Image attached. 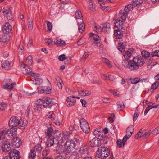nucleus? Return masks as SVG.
I'll return each instance as SVG.
<instances>
[{
  "mask_svg": "<svg viewBox=\"0 0 159 159\" xmlns=\"http://www.w3.org/2000/svg\"><path fill=\"white\" fill-rule=\"evenodd\" d=\"M17 128L12 127L7 130L5 129L2 131L0 135V142H2L5 138V135L7 134L10 138H12L15 135L16 133Z\"/></svg>",
  "mask_w": 159,
  "mask_h": 159,
  "instance_id": "f257e3e1",
  "label": "nucleus"
},
{
  "mask_svg": "<svg viewBox=\"0 0 159 159\" xmlns=\"http://www.w3.org/2000/svg\"><path fill=\"white\" fill-rule=\"evenodd\" d=\"M110 151L108 148L105 147L99 148L97 151V156L101 159H105L110 154Z\"/></svg>",
  "mask_w": 159,
  "mask_h": 159,
  "instance_id": "f03ea898",
  "label": "nucleus"
},
{
  "mask_svg": "<svg viewBox=\"0 0 159 159\" xmlns=\"http://www.w3.org/2000/svg\"><path fill=\"white\" fill-rule=\"evenodd\" d=\"M133 4L132 5H128L125 8L124 11H121L119 14V17L122 19L123 20H125L128 14V12L133 8Z\"/></svg>",
  "mask_w": 159,
  "mask_h": 159,
  "instance_id": "7ed1b4c3",
  "label": "nucleus"
},
{
  "mask_svg": "<svg viewBox=\"0 0 159 159\" xmlns=\"http://www.w3.org/2000/svg\"><path fill=\"white\" fill-rule=\"evenodd\" d=\"M38 102L42 104L44 108L50 107L53 105L52 99L49 98H45L38 100Z\"/></svg>",
  "mask_w": 159,
  "mask_h": 159,
  "instance_id": "20e7f679",
  "label": "nucleus"
},
{
  "mask_svg": "<svg viewBox=\"0 0 159 159\" xmlns=\"http://www.w3.org/2000/svg\"><path fill=\"white\" fill-rule=\"evenodd\" d=\"M20 67L22 69L23 73L25 75H30L31 76L33 73H32V69L31 67H29L26 64H24L22 62L20 63Z\"/></svg>",
  "mask_w": 159,
  "mask_h": 159,
  "instance_id": "39448f33",
  "label": "nucleus"
},
{
  "mask_svg": "<svg viewBox=\"0 0 159 159\" xmlns=\"http://www.w3.org/2000/svg\"><path fill=\"white\" fill-rule=\"evenodd\" d=\"M80 126L83 132L88 133L90 131V127L86 120L82 118L80 120Z\"/></svg>",
  "mask_w": 159,
  "mask_h": 159,
  "instance_id": "423d86ee",
  "label": "nucleus"
},
{
  "mask_svg": "<svg viewBox=\"0 0 159 159\" xmlns=\"http://www.w3.org/2000/svg\"><path fill=\"white\" fill-rule=\"evenodd\" d=\"M31 80L33 81V84L35 85H39L43 83V80L39 75L33 73L31 76Z\"/></svg>",
  "mask_w": 159,
  "mask_h": 159,
  "instance_id": "0eeeda50",
  "label": "nucleus"
},
{
  "mask_svg": "<svg viewBox=\"0 0 159 159\" xmlns=\"http://www.w3.org/2000/svg\"><path fill=\"white\" fill-rule=\"evenodd\" d=\"M75 142L72 140H67L65 144V147L68 151H73L75 148Z\"/></svg>",
  "mask_w": 159,
  "mask_h": 159,
  "instance_id": "6e6552de",
  "label": "nucleus"
},
{
  "mask_svg": "<svg viewBox=\"0 0 159 159\" xmlns=\"http://www.w3.org/2000/svg\"><path fill=\"white\" fill-rule=\"evenodd\" d=\"M54 132L53 136L56 139L55 143H62L63 139L61 133L57 130H55Z\"/></svg>",
  "mask_w": 159,
  "mask_h": 159,
  "instance_id": "1a4fd4ad",
  "label": "nucleus"
},
{
  "mask_svg": "<svg viewBox=\"0 0 159 159\" xmlns=\"http://www.w3.org/2000/svg\"><path fill=\"white\" fill-rule=\"evenodd\" d=\"M11 159H19L20 157V152L15 149H13L9 153Z\"/></svg>",
  "mask_w": 159,
  "mask_h": 159,
  "instance_id": "9d476101",
  "label": "nucleus"
},
{
  "mask_svg": "<svg viewBox=\"0 0 159 159\" xmlns=\"http://www.w3.org/2000/svg\"><path fill=\"white\" fill-rule=\"evenodd\" d=\"M20 119L16 116H13L10 119L9 122V124L10 126L13 127L18 126L19 125Z\"/></svg>",
  "mask_w": 159,
  "mask_h": 159,
  "instance_id": "9b49d317",
  "label": "nucleus"
},
{
  "mask_svg": "<svg viewBox=\"0 0 159 159\" xmlns=\"http://www.w3.org/2000/svg\"><path fill=\"white\" fill-rule=\"evenodd\" d=\"M14 64L13 61H10L8 60H6L2 62V67L5 70H8L12 67Z\"/></svg>",
  "mask_w": 159,
  "mask_h": 159,
  "instance_id": "f8f14e48",
  "label": "nucleus"
},
{
  "mask_svg": "<svg viewBox=\"0 0 159 159\" xmlns=\"http://www.w3.org/2000/svg\"><path fill=\"white\" fill-rule=\"evenodd\" d=\"M2 143V149L3 151L5 152H7L11 150V145L9 141H3Z\"/></svg>",
  "mask_w": 159,
  "mask_h": 159,
  "instance_id": "ddd939ff",
  "label": "nucleus"
},
{
  "mask_svg": "<svg viewBox=\"0 0 159 159\" xmlns=\"http://www.w3.org/2000/svg\"><path fill=\"white\" fill-rule=\"evenodd\" d=\"M89 37L93 38V40L95 42V43L97 46L100 47L101 46L100 38L98 35L91 33L90 34Z\"/></svg>",
  "mask_w": 159,
  "mask_h": 159,
  "instance_id": "4468645a",
  "label": "nucleus"
},
{
  "mask_svg": "<svg viewBox=\"0 0 159 159\" xmlns=\"http://www.w3.org/2000/svg\"><path fill=\"white\" fill-rule=\"evenodd\" d=\"M75 96H71L67 97L66 104L68 107H71L75 105L76 100L74 99Z\"/></svg>",
  "mask_w": 159,
  "mask_h": 159,
  "instance_id": "2eb2a0df",
  "label": "nucleus"
},
{
  "mask_svg": "<svg viewBox=\"0 0 159 159\" xmlns=\"http://www.w3.org/2000/svg\"><path fill=\"white\" fill-rule=\"evenodd\" d=\"M38 89L39 92L41 93L49 94L51 90V88L48 86H40Z\"/></svg>",
  "mask_w": 159,
  "mask_h": 159,
  "instance_id": "dca6fc26",
  "label": "nucleus"
},
{
  "mask_svg": "<svg viewBox=\"0 0 159 159\" xmlns=\"http://www.w3.org/2000/svg\"><path fill=\"white\" fill-rule=\"evenodd\" d=\"M12 145L14 148H18L21 144L20 139L17 137L14 138L12 140Z\"/></svg>",
  "mask_w": 159,
  "mask_h": 159,
  "instance_id": "f3484780",
  "label": "nucleus"
},
{
  "mask_svg": "<svg viewBox=\"0 0 159 159\" xmlns=\"http://www.w3.org/2000/svg\"><path fill=\"white\" fill-rule=\"evenodd\" d=\"M125 67H127L131 70H135L138 68L137 64L134 59L129 61L128 65H126Z\"/></svg>",
  "mask_w": 159,
  "mask_h": 159,
  "instance_id": "a211bd4d",
  "label": "nucleus"
},
{
  "mask_svg": "<svg viewBox=\"0 0 159 159\" xmlns=\"http://www.w3.org/2000/svg\"><path fill=\"white\" fill-rule=\"evenodd\" d=\"M7 81L8 83L3 85V88L10 91L13 89V86L16 85V84L15 83H11V81L10 79H8Z\"/></svg>",
  "mask_w": 159,
  "mask_h": 159,
  "instance_id": "6ab92c4d",
  "label": "nucleus"
},
{
  "mask_svg": "<svg viewBox=\"0 0 159 159\" xmlns=\"http://www.w3.org/2000/svg\"><path fill=\"white\" fill-rule=\"evenodd\" d=\"M138 67L143 65L144 63V59L140 56H137L133 58Z\"/></svg>",
  "mask_w": 159,
  "mask_h": 159,
  "instance_id": "aec40b11",
  "label": "nucleus"
},
{
  "mask_svg": "<svg viewBox=\"0 0 159 159\" xmlns=\"http://www.w3.org/2000/svg\"><path fill=\"white\" fill-rule=\"evenodd\" d=\"M47 129L45 131L46 136L48 137L53 136L55 132L53 131L52 124H50L49 126H47Z\"/></svg>",
  "mask_w": 159,
  "mask_h": 159,
  "instance_id": "412c9836",
  "label": "nucleus"
},
{
  "mask_svg": "<svg viewBox=\"0 0 159 159\" xmlns=\"http://www.w3.org/2000/svg\"><path fill=\"white\" fill-rule=\"evenodd\" d=\"M89 145L92 147L99 146L101 145V141L96 138H93L89 143Z\"/></svg>",
  "mask_w": 159,
  "mask_h": 159,
  "instance_id": "4be33fe9",
  "label": "nucleus"
},
{
  "mask_svg": "<svg viewBox=\"0 0 159 159\" xmlns=\"http://www.w3.org/2000/svg\"><path fill=\"white\" fill-rule=\"evenodd\" d=\"M62 143H56L57 145L56 147V152L57 154H61L66 152V148L61 144Z\"/></svg>",
  "mask_w": 159,
  "mask_h": 159,
  "instance_id": "5701e85b",
  "label": "nucleus"
},
{
  "mask_svg": "<svg viewBox=\"0 0 159 159\" xmlns=\"http://www.w3.org/2000/svg\"><path fill=\"white\" fill-rule=\"evenodd\" d=\"M111 25L109 23H105L102 24V31L108 33L111 30Z\"/></svg>",
  "mask_w": 159,
  "mask_h": 159,
  "instance_id": "b1692460",
  "label": "nucleus"
},
{
  "mask_svg": "<svg viewBox=\"0 0 159 159\" xmlns=\"http://www.w3.org/2000/svg\"><path fill=\"white\" fill-rule=\"evenodd\" d=\"M54 136L48 137L46 142V146L48 147H51L54 144H56L55 141H54Z\"/></svg>",
  "mask_w": 159,
  "mask_h": 159,
  "instance_id": "393cba45",
  "label": "nucleus"
},
{
  "mask_svg": "<svg viewBox=\"0 0 159 159\" xmlns=\"http://www.w3.org/2000/svg\"><path fill=\"white\" fill-rule=\"evenodd\" d=\"M54 43L57 46L63 47L66 45L65 41L59 38H56L54 40Z\"/></svg>",
  "mask_w": 159,
  "mask_h": 159,
  "instance_id": "a878e982",
  "label": "nucleus"
},
{
  "mask_svg": "<svg viewBox=\"0 0 159 159\" xmlns=\"http://www.w3.org/2000/svg\"><path fill=\"white\" fill-rule=\"evenodd\" d=\"M12 30V27L8 22L5 23L4 26L2 29L3 33L5 34H8Z\"/></svg>",
  "mask_w": 159,
  "mask_h": 159,
  "instance_id": "bb28decb",
  "label": "nucleus"
},
{
  "mask_svg": "<svg viewBox=\"0 0 159 159\" xmlns=\"http://www.w3.org/2000/svg\"><path fill=\"white\" fill-rule=\"evenodd\" d=\"M19 120V125L18 126L21 129H25L27 125V121L25 119H20Z\"/></svg>",
  "mask_w": 159,
  "mask_h": 159,
  "instance_id": "cd10ccee",
  "label": "nucleus"
},
{
  "mask_svg": "<svg viewBox=\"0 0 159 159\" xmlns=\"http://www.w3.org/2000/svg\"><path fill=\"white\" fill-rule=\"evenodd\" d=\"M114 25L118 29H121L123 27V21L117 19L115 20L114 23Z\"/></svg>",
  "mask_w": 159,
  "mask_h": 159,
  "instance_id": "c85d7f7f",
  "label": "nucleus"
},
{
  "mask_svg": "<svg viewBox=\"0 0 159 159\" xmlns=\"http://www.w3.org/2000/svg\"><path fill=\"white\" fill-rule=\"evenodd\" d=\"M123 32L120 29H118L114 30V35L116 39H120L123 37Z\"/></svg>",
  "mask_w": 159,
  "mask_h": 159,
  "instance_id": "c756f323",
  "label": "nucleus"
},
{
  "mask_svg": "<svg viewBox=\"0 0 159 159\" xmlns=\"http://www.w3.org/2000/svg\"><path fill=\"white\" fill-rule=\"evenodd\" d=\"M134 127L133 125H131L128 127L126 129V135H127L128 138L132 135L133 133L134 132Z\"/></svg>",
  "mask_w": 159,
  "mask_h": 159,
  "instance_id": "7c9ffc66",
  "label": "nucleus"
},
{
  "mask_svg": "<svg viewBox=\"0 0 159 159\" xmlns=\"http://www.w3.org/2000/svg\"><path fill=\"white\" fill-rule=\"evenodd\" d=\"M43 107H44L42 104L39 103L38 102V100L37 101L36 104L34 105V109L35 111H40Z\"/></svg>",
  "mask_w": 159,
  "mask_h": 159,
  "instance_id": "2f4dec72",
  "label": "nucleus"
},
{
  "mask_svg": "<svg viewBox=\"0 0 159 159\" xmlns=\"http://www.w3.org/2000/svg\"><path fill=\"white\" fill-rule=\"evenodd\" d=\"M10 37L7 35H0V42L3 43H6L9 41Z\"/></svg>",
  "mask_w": 159,
  "mask_h": 159,
  "instance_id": "473e14b6",
  "label": "nucleus"
},
{
  "mask_svg": "<svg viewBox=\"0 0 159 159\" xmlns=\"http://www.w3.org/2000/svg\"><path fill=\"white\" fill-rule=\"evenodd\" d=\"M130 82L132 84H135L138 82H142L145 81L144 79H140L139 78H135L134 79L131 78L130 80Z\"/></svg>",
  "mask_w": 159,
  "mask_h": 159,
  "instance_id": "72a5a7b5",
  "label": "nucleus"
},
{
  "mask_svg": "<svg viewBox=\"0 0 159 159\" xmlns=\"http://www.w3.org/2000/svg\"><path fill=\"white\" fill-rule=\"evenodd\" d=\"M42 150V148L40 144H37L34 146V149L32 150H34V152H36V153H39Z\"/></svg>",
  "mask_w": 159,
  "mask_h": 159,
  "instance_id": "f704fd0d",
  "label": "nucleus"
},
{
  "mask_svg": "<svg viewBox=\"0 0 159 159\" xmlns=\"http://www.w3.org/2000/svg\"><path fill=\"white\" fill-rule=\"evenodd\" d=\"M55 79L57 80V84L59 88L61 89H62V81L61 78L58 76H56Z\"/></svg>",
  "mask_w": 159,
  "mask_h": 159,
  "instance_id": "c9c22d12",
  "label": "nucleus"
},
{
  "mask_svg": "<svg viewBox=\"0 0 159 159\" xmlns=\"http://www.w3.org/2000/svg\"><path fill=\"white\" fill-rule=\"evenodd\" d=\"M36 156V152L31 150L29 153V159H34Z\"/></svg>",
  "mask_w": 159,
  "mask_h": 159,
  "instance_id": "e433bc0d",
  "label": "nucleus"
},
{
  "mask_svg": "<svg viewBox=\"0 0 159 159\" xmlns=\"http://www.w3.org/2000/svg\"><path fill=\"white\" fill-rule=\"evenodd\" d=\"M123 56L125 59L127 60L130 58L131 56V53L130 51H127L125 52Z\"/></svg>",
  "mask_w": 159,
  "mask_h": 159,
  "instance_id": "4c0bfd02",
  "label": "nucleus"
},
{
  "mask_svg": "<svg viewBox=\"0 0 159 159\" xmlns=\"http://www.w3.org/2000/svg\"><path fill=\"white\" fill-rule=\"evenodd\" d=\"M75 16L76 19H83V16L81 12L79 10L76 11L75 13Z\"/></svg>",
  "mask_w": 159,
  "mask_h": 159,
  "instance_id": "58836bf2",
  "label": "nucleus"
},
{
  "mask_svg": "<svg viewBox=\"0 0 159 159\" xmlns=\"http://www.w3.org/2000/svg\"><path fill=\"white\" fill-rule=\"evenodd\" d=\"M142 3V0H133V4L134 7L139 6Z\"/></svg>",
  "mask_w": 159,
  "mask_h": 159,
  "instance_id": "ea45409f",
  "label": "nucleus"
},
{
  "mask_svg": "<svg viewBox=\"0 0 159 159\" xmlns=\"http://www.w3.org/2000/svg\"><path fill=\"white\" fill-rule=\"evenodd\" d=\"M55 115L52 112H49L46 118L49 120H54Z\"/></svg>",
  "mask_w": 159,
  "mask_h": 159,
  "instance_id": "a19ab883",
  "label": "nucleus"
},
{
  "mask_svg": "<svg viewBox=\"0 0 159 159\" xmlns=\"http://www.w3.org/2000/svg\"><path fill=\"white\" fill-rule=\"evenodd\" d=\"M94 30H95L98 33H101L102 31V27L99 25H95L94 28Z\"/></svg>",
  "mask_w": 159,
  "mask_h": 159,
  "instance_id": "79ce46f5",
  "label": "nucleus"
},
{
  "mask_svg": "<svg viewBox=\"0 0 159 159\" xmlns=\"http://www.w3.org/2000/svg\"><path fill=\"white\" fill-rule=\"evenodd\" d=\"M79 31L82 33L84 31L85 28V24L84 22H82L81 23L79 24Z\"/></svg>",
  "mask_w": 159,
  "mask_h": 159,
  "instance_id": "37998d69",
  "label": "nucleus"
},
{
  "mask_svg": "<svg viewBox=\"0 0 159 159\" xmlns=\"http://www.w3.org/2000/svg\"><path fill=\"white\" fill-rule=\"evenodd\" d=\"M32 57L31 56H28L26 59V63L27 65H31L33 63Z\"/></svg>",
  "mask_w": 159,
  "mask_h": 159,
  "instance_id": "c03bdc74",
  "label": "nucleus"
},
{
  "mask_svg": "<svg viewBox=\"0 0 159 159\" xmlns=\"http://www.w3.org/2000/svg\"><path fill=\"white\" fill-rule=\"evenodd\" d=\"M89 7L90 10L92 11L93 12L95 11V5L94 4H93L92 2V1L91 0H89Z\"/></svg>",
  "mask_w": 159,
  "mask_h": 159,
  "instance_id": "a18cd8bd",
  "label": "nucleus"
},
{
  "mask_svg": "<svg viewBox=\"0 0 159 159\" xmlns=\"http://www.w3.org/2000/svg\"><path fill=\"white\" fill-rule=\"evenodd\" d=\"M11 12V10L9 8L7 7H4L3 9L2 13L4 16H6L7 14H8L9 13Z\"/></svg>",
  "mask_w": 159,
  "mask_h": 159,
  "instance_id": "49530a36",
  "label": "nucleus"
},
{
  "mask_svg": "<svg viewBox=\"0 0 159 159\" xmlns=\"http://www.w3.org/2000/svg\"><path fill=\"white\" fill-rule=\"evenodd\" d=\"M50 152V150L48 149V148H46L45 150H44L43 151L42 153V155L44 157H44H46V156H47L48 154Z\"/></svg>",
  "mask_w": 159,
  "mask_h": 159,
  "instance_id": "de8ad7c7",
  "label": "nucleus"
},
{
  "mask_svg": "<svg viewBox=\"0 0 159 159\" xmlns=\"http://www.w3.org/2000/svg\"><path fill=\"white\" fill-rule=\"evenodd\" d=\"M159 85V82L158 81L155 82L152 86L151 91H152L156 89Z\"/></svg>",
  "mask_w": 159,
  "mask_h": 159,
  "instance_id": "09e8293b",
  "label": "nucleus"
},
{
  "mask_svg": "<svg viewBox=\"0 0 159 159\" xmlns=\"http://www.w3.org/2000/svg\"><path fill=\"white\" fill-rule=\"evenodd\" d=\"M141 54L142 56L145 58H148L150 55V53L149 52L145 51H142Z\"/></svg>",
  "mask_w": 159,
  "mask_h": 159,
  "instance_id": "8fccbe9b",
  "label": "nucleus"
},
{
  "mask_svg": "<svg viewBox=\"0 0 159 159\" xmlns=\"http://www.w3.org/2000/svg\"><path fill=\"white\" fill-rule=\"evenodd\" d=\"M100 6V8L102 10L106 11L107 10L108 6H105L104 1L99 3Z\"/></svg>",
  "mask_w": 159,
  "mask_h": 159,
  "instance_id": "3c124183",
  "label": "nucleus"
},
{
  "mask_svg": "<svg viewBox=\"0 0 159 159\" xmlns=\"http://www.w3.org/2000/svg\"><path fill=\"white\" fill-rule=\"evenodd\" d=\"M7 104L4 102H0V110L1 111H3L6 107Z\"/></svg>",
  "mask_w": 159,
  "mask_h": 159,
  "instance_id": "603ef678",
  "label": "nucleus"
},
{
  "mask_svg": "<svg viewBox=\"0 0 159 159\" xmlns=\"http://www.w3.org/2000/svg\"><path fill=\"white\" fill-rule=\"evenodd\" d=\"M117 105L118 106V108L120 110H122L125 108V105L123 102L119 101L117 102Z\"/></svg>",
  "mask_w": 159,
  "mask_h": 159,
  "instance_id": "864d4df0",
  "label": "nucleus"
},
{
  "mask_svg": "<svg viewBox=\"0 0 159 159\" xmlns=\"http://www.w3.org/2000/svg\"><path fill=\"white\" fill-rule=\"evenodd\" d=\"M71 134V133L70 132L68 131L64 132L63 133L64 138L65 139H68L69 138Z\"/></svg>",
  "mask_w": 159,
  "mask_h": 159,
  "instance_id": "5fc2aeb1",
  "label": "nucleus"
},
{
  "mask_svg": "<svg viewBox=\"0 0 159 159\" xmlns=\"http://www.w3.org/2000/svg\"><path fill=\"white\" fill-rule=\"evenodd\" d=\"M125 48V47L124 45H123V43H119L118 49L120 51L122 52L124 51Z\"/></svg>",
  "mask_w": 159,
  "mask_h": 159,
  "instance_id": "6e6d98bb",
  "label": "nucleus"
},
{
  "mask_svg": "<svg viewBox=\"0 0 159 159\" xmlns=\"http://www.w3.org/2000/svg\"><path fill=\"white\" fill-rule=\"evenodd\" d=\"M85 41V39L84 38H81L77 42V44L79 45H80L84 44Z\"/></svg>",
  "mask_w": 159,
  "mask_h": 159,
  "instance_id": "4d7b16f0",
  "label": "nucleus"
},
{
  "mask_svg": "<svg viewBox=\"0 0 159 159\" xmlns=\"http://www.w3.org/2000/svg\"><path fill=\"white\" fill-rule=\"evenodd\" d=\"M151 55L152 57H159V50H156L152 52L151 53Z\"/></svg>",
  "mask_w": 159,
  "mask_h": 159,
  "instance_id": "13d9d810",
  "label": "nucleus"
},
{
  "mask_svg": "<svg viewBox=\"0 0 159 159\" xmlns=\"http://www.w3.org/2000/svg\"><path fill=\"white\" fill-rule=\"evenodd\" d=\"M68 58L70 59V57H66L65 55L63 54L59 56L58 57V59L60 61H63L65 59H68Z\"/></svg>",
  "mask_w": 159,
  "mask_h": 159,
  "instance_id": "bf43d9fd",
  "label": "nucleus"
},
{
  "mask_svg": "<svg viewBox=\"0 0 159 159\" xmlns=\"http://www.w3.org/2000/svg\"><path fill=\"white\" fill-rule=\"evenodd\" d=\"M48 32H51L52 30V24L48 21H47Z\"/></svg>",
  "mask_w": 159,
  "mask_h": 159,
  "instance_id": "052dcab7",
  "label": "nucleus"
},
{
  "mask_svg": "<svg viewBox=\"0 0 159 159\" xmlns=\"http://www.w3.org/2000/svg\"><path fill=\"white\" fill-rule=\"evenodd\" d=\"M143 136V133L142 132V130L141 129L135 135V137L136 139L140 138L141 136Z\"/></svg>",
  "mask_w": 159,
  "mask_h": 159,
  "instance_id": "680f3d73",
  "label": "nucleus"
},
{
  "mask_svg": "<svg viewBox=\"0 0 159 159\" xmlns=\"http://www.w3.org/2000/svg\"><path fill=\"white\" fill-rule=\"evenodd\" d=\"M28 28L30 30H31L33 28V21H29L28 23Z\"/></svg>",
  "mask_w": 159,
  "mask_h": 159,
  "instance_id": "e2e57ef3",
  "label": "nucleus"
},
{
  "mask_svg": "<svg viewBox=\"0 0 159 159\" xmlns=\"http://www.w3.org/2000/svg\"><path fill=\"white\" fill-rule=\"evenodd\" d=\"M5 17L8 20H11L12 18V15L11 11L8 14L5 16Z\"/></svg>",
  "mask_w": 159,
  "mask_h": 159,
  "instance_id": "0e129e2a",
  "label": "nucleus"
},
{
  "mask_svg": "<svg viewBox=\"0 0 159 159\" xmlns=\"http://www.w3.org/2000/svg\"><path fill=\"white\" fill-rule=\"evenodd\" d=\"M74 139L77 142H79L81 140L80 136L78 134H76L75 135Z\"/></svg>",
  "mask_w": 159,
  "mask_h": 159,
  "instance_id": "69168bd1",
  "label": "nucleus"
},
{
  "mask_svg": "<svg viewBox=\"0 0 159 159\" xmlns=\"http://www.w3.org/2000/svg\"><path fill=\"white\" fill-rule=\"evenodd\" d=\"M89 53L88 52H85L83 56L81 59L82 61H84L86 58L89 56Z\"/></svg>",
  "mask_w": 159,
  "mask_h": 159,
  "instance_id": "338daca9",
  "label": "nucleus"
},
{
  "mask_svg": "<svg viewBox=\"0 0 159 159\" xmlns=\"http://www.w3.org/2000/svg\"><path fill=\"white\" fill-rule=\"evenodd\" d=\"M153 134H159V127H157L153 130Z\"/></svg>",
  "mask_w": 159,
  "mask_h": 159,
  "instance_id": "774afa93",
  "label": "nucleus"
}]
</instances>
